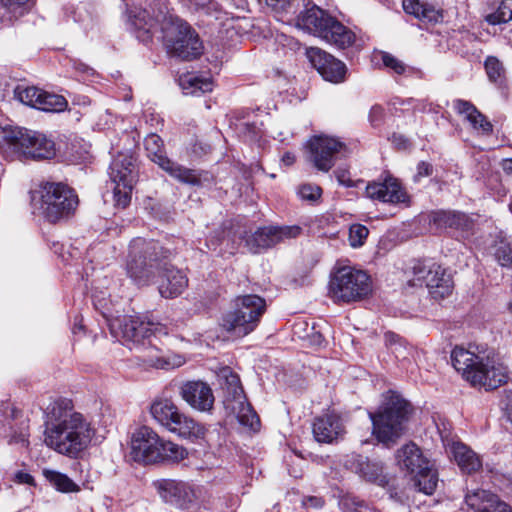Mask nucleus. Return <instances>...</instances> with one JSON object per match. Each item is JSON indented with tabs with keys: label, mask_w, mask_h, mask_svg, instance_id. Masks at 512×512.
I'll use <instances>...</instances> for the list:
<instances>
[{
	"label": "nucleus",
	"mask_w": 512,
	"mask_h": 512,
	"mask_svg": "<svg viewBox=\"0 0 512 512\" xmlns=\"http://www.w3.org/2000/svg\"><path fill=\"white\" fill-rule=\"evenodd\" d=\"M34 0H0V24L11 25L29 11Z\"/></svg>",
	"instance_id": "2f4dec72"
},
{
	"label": "nucleus",
	"mask_w": 512,
	"mask_h": 512,
	"mask_svg": "<svg viewBox=\"0 0 512 512\" xmlns=\"http://www.w3.org/2000/svg\"><path fill=\"white\" fill-rule=\"evenodd\" d=\"M182 399L193 409L208 412L214 405V395L208 384L202 381H188L180 388Z\"/></svg>",
	"instance_id": "b1692460"
},
{
	"label": "nucleus",
	"mask_w": 512,
	"mask_h": 512,
	"mask_svg": "<svg viewBox=\"0 0 512 512\" xmlns=\"http://www.w3.org/2000/svg\"><path fill=\"white\" fill-rule=\"evenodd\" d=\"M128 25L143 43L159 33L168 52L182 60H193L202 54L203 46L197 32L162 3L128 10Z\"/></svg>",
	"instance_id": "f257e3e1"
},
{
	"label": "nucleus",
	"mask_w": 512,
	"mask_h": 512,
	"mask_svg": "<svg viewBox=\"0 0 512 512\" xmlns=\"http://www.w3.org/2000/svg\"><path fill=\"white\" fill-rule=\"evenodd\" d=\"M334 175L336 177L337 182L341 186H344V187H347V188L356 187L357 186V182L353 181L350 178V172L346 168H341V167L337 168L334 171Z\"/></svg>",
	"instance_id": "864d4df0"
},
{
	"label": "nucleus",
	"mask_w": 512,
	"mask_h": 512,
	"mask_svg": "<svg viewBox=\"0 0 512 512\" xmlns=\"http://www.w3.org/2000/svg\"><path fill=\"white\" fill-rule=\"evenodd\" d=\"M161 438L149 427L142 426L131 437L129 457L142 464H154L161 460Z\"/></svg>",
	"instance_id": "f3484780"
},
{
	"label": "nucleus",
	"mask_w": 512,
	"mask_h": 512,
	"mask_svg": "<svg viewBox=\"0 0 512 512\" xmlns=\"http://www.w3.org/2000/svg\"><path fill=\"white\" fill-rule=\"evenodd\" d=\"M346 145L328 136H315L308 144V160L321 172H328L338 159L345 156Z\"/></svg>",
	"instance_id": "2eb2a0df"
},
{
	"label": "nucleus",
	"mask_w": 512,
	"mask_h": 512,
	"mask_svg": "<svg viewBox=\"0 0 512 512\" xmlns=\"http://www.w3.org/2000/svg\"><path fill=\"white\" fill-rule=\"evenodd\" d=\"M179 86L186 95L200 96L213 89L211 78L197 73H186L179 77Z\"/></svg>",
	"instance_id": "473e14b6"
},
{
	"label": "nucleus",
	"mask_w": 512,
	"mask_h": 512,
	"mask_svg": "<svg viewBox=\"0 0 512 512\" xmlns=\"http://www.w3.org/2000/svg\"><path fill=\"white\" fill-rule=\"evenodd\" d=\"M110 329L117 337L121 336L123 342L130 349H137L140 352L139 357L150 366L170 369L180 366L182 363L180 357H178V361H171L157 346L155 332L158 330V325L150 320H145L140 316L124 315L115 318L110 323Z\"/></svg>",
	"instance_id": "20e7f679"
},
{
	"label": "nucleus",
	"mask_w": 512,
	"mask_h": 512,
	"mask_svg": "<svg viewBox=\"0 0 512 512\" xmlns=\"http://www.w3.org/2000/svg\"><path fill=\"white\" fill-rule=\"evenodd\" d=\"M369 234V230L365 225L353 224L349 228V243L353 248L360 247L364 244Z\"/></svg>",
	"instance_id": "8fccbe9b"
},
{
	"label": "nucleus",
	"mask_w": 512,
	"mask_h": 512,
	"mask_svg": "<svg viewBox=\"0 0 512 512\" xmlns=\"http://www.w3.org/2000/svg\"><path fill=\"white\" fill-rule=\"evenodd\" d=\"M307 57L324 80L332 83H341L345 80L347 67L333 55L320 48L311 47L307 50Z\"/></svg>",
	"instance_id": "6ab92c4d"
},
{
	"label": "nucleus",
	"mask_w": 512,
	"mask_h": 512,
	"mask_svg": "<svg viewBox=\"0 0 512 512\" xmlns=\"http://www.w3.org/2000/svg\"><path fill=\"white\" fill-rule=\"evenodd\" d=\"M365 193L368 198L383 203L400 204L409 202V196L401 183L391 176L385 178L383 182L368 183Z\"/></svg>",
	"instance_id": "5701e85b"
},
{
	"label": "nucleus",
	"mask_w": 512,
	"mask_h": 512,
	"mask_svg": "<svg viewBox=\"0 0 512 512\" xmlns=\"http://www.w3.org/2000/svg\"><path fill=\"white\" fill-rule=\"evenodd\" d=\"M136 159L131 153L120 152L113 157L109 166V176L113 183L133 186L136 182Z\"/></svg>",
	"instance_id": "a878e982"
},
{
	"label": "nucleus",
	"mask_w": 512,
	"mask_h": 512,
	"mask_svg": "<svg viewBox=\"0 0 512 512\" xmlns=\"http://www.w3.org/2000/svg\"><path fill=\"white\" fill-rule=\"evenodd\" d=\"M150 412L160 425L179 437L198 439L205 435V428L180 412L170 399L155 400L151 405Z\"/></svg>",
	"instance_id": "f8f14e48"
},
{
	"label": "nucleus",
	"mask_w": 512,
	"mask_h": 512,
	"mask_svg": "<svg viewBox=\"0 0 512 512\" xmlns=\"http://www.w3.org/2000/svg\"><path fill=\"white\" fill-rule=\"evenodd\" d=\"M506 411H507V418L512 424V394L508 397Z\"/></svg>",
	"instance_id": "0e129e2a"
},
{
	"label": "nucleus",
	"mask_w": 512,
	"mask_h": 512,
	"mask_svg": "<svg viewBox=\"0 0 512 512\" xmlns=\"http://www.w3.org/2000/svg\"><path fill=\"white\" fill-rule=\"evenodd\" d=\"M83 328V326L80 324V322L78 323L77 322V318L75 319V323H74V326H73V333H76L77 330H81Z\"/></svg>",
	"instance_id": "774afa93"
},
{
	"label": "nucleus",
	"mask_w": 512,
	"mask_h": 512,
	"mask_svg": "<svg viewBox=\"0 0 512 512\" xmlns=\"http://www.w3.org/2000/svg\"><path fill=\"white\" fill-rule=\"evenodd\" d=\"M512 20V0H502L497 10L486 16V21L491 25L507 23Z\"/></svg>",
	"instance_id": "de8ad7c7"
},
{
	"label": "nucleus",
	"mask_w": 512,
	"mask_h": 512,
	"mask_svg": "<svg viewBox=\"0 0 512 512\" xmlns=\"http://www.w3.org/2000/svg\"><path fill=\"white\" fill-rule=\"evenodd\" d=\"M41 92V89L34 86L17 85L14 90V95L15 98L23 104L36 108Z\"/></svg>",
	"instance_id": "49530a36"
},
{
	"label": "nucleus",
	"mask_w": 512,
	"mask_h": 512,
	"mask_svg": "<svg viewBox=\"0 0 512 512\" xmlns=\"http://www.w3.org/2000/svg\"><path fill=\"white\" fill-rule=\"evenodd\" d=\"M396 462L402 471L412 477L415 487L426 495H431L438 484V474L431 461L414 443H408L397 450Z\"/></svg>",
	"instance_id": "1a4fd4ad"
},
{
	"label": "nucleus",
	"mask_w": 512,
	"mask_h": 512,
	"mask_svg": "<svg viewBox=\"0 0 512 512\" xmlns=\"http://www.w3.org/2000/svg\"><path fill=\"white\" fill-rule=\"evenodd\" d=\"M343 465L366 482L380 487L389 486L390 478L385 471L384 463L377 458L352 453L345 456Z\"/></svg>",
	"instance_id": "dca6fc26"
},
{
	"label": "nucleus",
	"mask_w": 512,
	"mask_h": 512,
	"mask_svg": "<svg viewBox=\"0 0 512 512\" xmlns=\"http://www.w3.org/2000/svg\"><path fill=\"white\" fill-rule=\"evenodd\" d=\"M43 475L45 479L59 492L72 493L80 491L79 485L64 473L56 470L44 469Z\"/></svg>",
	"instance_id": "4c0bfd02"
},
{
	"label": "nucleus",
	"mask_w": 512,
	"mask_h": 512,
	"mask_svg": "<svg viewBox=\"0 0 512 512\" xmlns=\"http://www.w3.org/2000/svg\"><path fill=\"white\" fill-rule=\"evenodd\" d=\"M389 140L399 150H405L410 146L409 139L403 134L393 133Z\"/></svg>",
	"instance_id": "6e6d98bb"
},
{
	"label": "nucleus",
	"mask_w": 512,
	"mask_h": 512,
	"mask_svg": "<svg viewBox=\"0 0 512 512\" xmlns=\"http://www.w3.org/2000/svg\"><path fill=\"white\" fill-rule=\"evenodd\" d=\"M465 502L474 512H512V506L502 501L498 495L484 489L468 492Z\"/></svg>",
	"instance_id": "393cba45"
},
{
	"label": "nucleus",
	"mask_w": 512,
	"mask_h": 512,
	"mask_svg": "<svg viewBox=\"0 0 512 512\" xmlns=\"http://www.w3.org/2000/svg\"><path fill=\"white\" fill-rule=\"evenodd\" d=\"M265 2L281 21L290 20L288 16H293L297 12L296 0H265Z\"/></svg>",
	"instance_id": "c03bdc74"
},
{
	"label": "nucleus",
	"mask_w": 512,
	"mask_h": 512,
	"mask_svg": "<svg viewBox=\"0 0 512 512\" xmlns=\"http://www.w3.org/2000/svg\"><path fill=\"white\" fill-rule=\"evenodd\" d=\"M227 407L230 408L236 414V417L241 425L249 427L254 431L259 429V416L254 411L251 404L247 402L246 397L232 404H228Z\"/></svg>",
	"instance_id": "f704fd0d"
},
{
	"label": "nucleus",
	"mask_w": 512,
	"mask_h": 512,
	"mask_svg": "<svg viewBox=\"0 0 512 512\" xmlns=\"http://www.w3.org/2000/svg\"><path fill=\"white\" fill-rule=\"evenodd\" d=\"M322 193V188L313 183H304L300 185L297 190V195L300 199L311 204L317 203L320 200Z\"/></svg>",
	"instance_id": "09e8293b"
},
{
	"label": "nucleus",
	"mask_w": 512,
	"mask_h": 512,
	"mask_svg": "<svg viewBox=\"0 0 512 512\" xmlns=\"http://www.w3.org/2000/svg\"><path fill=\"white\" fill-rule=\"evenodd\" d=\"M389 495H390V498H392V499H394V500H396L398 502H402L403 501L402 495H400L398 492H392L391 491L389 493Z\"/></svg>",
	"instance_id": "338daca9"
},
{
	"label": "nucleus",
	"mask_w": 512,
	"mask_h": 512,
	"mask_svg": "<svg viewBox=\"0 0 512 512\" xmlns=\"http://www.w3.org/2000/svg\"><path fill=\"white\" fill-rule=\"evenodd\" d=\"M484 67L489 80L504 92L507 89V83H505V68L502 62L495 56H488Z\"/></svg>",
	"instance_id": "ea45409f"
},
{
	"label": "nucleus",
	"mask_w": 512,
	"mask_h": 512,
	"mask_svg": "<svg viewBox=\"0 0 512 512\" xmlns=\"http://www.w3.org/2000/svg\"><path fill=\"white\" fill-rule=\"evenodd\" d=\"M329 291L335 301L350 303L367 297L372 291V285L366 272L344 266L332 274Z\"/></svg>",
	"instance_id": "9b49d317"
},
{
	"label": "nucleus",
	"mask_w": 512,
	"mask_h": 512,
	"mask_svg": "<svg viewBox=\"0 0 512 512\" xmlns=\"http://www.w3.org/2000/svg\"><path fill=\"white\" fill-rule=\"evenodd\" d=\"M454 109L471 124L473 129L480 131L483 135H490L493 132V125L471 102L457 99L453 103Z\"/></svg>",
	"instance_id": "c85d7f7f"
},
{
	"label": "nucleus",
	"mask_w": 512,
	"mask_h": 512,
	"mask_svg": "<svg viewBox=\"0 0 512 512\" xmlns=\"http://www.w3.org/2000/svg\"><path fill=\"white\" fill-rule=\"evenodd\" d=\"M339 507L342 512H381L365 500L351 494L343 495L340 498Z\"/></svg>",
	"instance_id": "a19ab883"
},
{
	"label": "nucleus",
	"mask_w": 512,
	"mask_h": 512,
	"mask_svg": "<svg viewBox=\"0 0 512 512\" xmlns=\"http://www.w3.org/2000/svg\"><path fill=\"white\" fill-rule=\"evenodd\" d=\"M282 162L287 166L292 165L295 162V155L293 153L286 152L282 157Z\"/></svg>",
	"instance_id": "e2e57ef3"
},
{
	"label": "nucleus",
	"mask_w": 512,
	"mask_h": 512,
	"mask_svg": "<svg viewBox=\"0 0 512 512\" xmlns=\"http://www.w3.org/2000/svg\"><path fill=\"white\" fill-rule=\"evenodd\" d=\"M94 433L91 423L73 411L70 401L55 402L47 413L44 442L59 454L78 458L90 445Z\"/></svg>",
	"instance_id": "7ed1b4c3"
},
{
	"label": "nucleus",
	"mask_w": 512,
	"mask_h": 512,
	"mask_svg": "<svg viewBox=\"0 0 512 512\" xmlns=\"http://www.w3.org/2000/svg\"><path fill=\"white\" fill-rule=\"evenodd\" d=\"M161 499L182 512H202V504L194 485L174 479H161L155 483Z\"/></svg>",
	"instance_id": "ddd939ff"
},
{
	"label": "nucleus",
	"mask_w": 512,
	"mask_h": 512,
	"mask_svg": "<svg viewBox=\"0 0 512 512\" xmlns=\"http://www.w3.org/2000/svg\"><path fill=\"white\" fill-rule=\"evenodd\" d=\"M385 340H386V343L391 345V346H394V345H401L400 341H401V337L397 334H395L394 332H387L385 334Z\"/></svg>",
	"instance_id": "680f3d73"
},
{
	"label": "nucleus",
	"mask_w": 512,
	"mask_h": 512,
	"mask_svg": "<svg viewBox=\"0 0 512 512\" xmlns=\"http://www.w3.org/2000/svg\"><path fill=\"white\" fill-rule=\"evenodd\" d=\"M433 173V165L426 161H420L416 167V174L413 177L414 182H419L421 178L428 177Z\"/></svg>",
	"instance_id": "5fc2aeb1"
},
{
	"label": "nucleus",
	"mask_w": 512,
	"mask_h": 512,
	"mask_svg": "<svg viewBox=\"0 0 512 512\" xmlns=\"http://www.w3.org/2000/svg\"><path fill=\"white\" fill-rule=\"evenodd\" d=\"M478 357L470 351L455 347L451 352V362L453 367L461 372L462 375L468 380L470 374L478 368L481 361H477Z\"/></svg>",
	"instance_id": "72a5a7b5"
},
{
	"label": "nucleus",
	"mask_w": 512,
	"mask_h": 512,
	"mask_svg": "<svg viewBox=\"0 0 512 512\" xmlns=\"http://www.w3.org/2000/svg\"><path fill=\"white\" fill-rule=\"evenodd\" d=\"M382 62L385 67L390 68L396 74L401 75L406 71L405 64L389 53L384 52L382 54Z\"/></svg>",
	"instance_id": "603ef678"
},
{
	"label": "nucleus",
	"mask_w": 512,
	"mask_h": 512,
	"mask_svg": "<svg viewBox=\"0 0 512 512\" xmlns=\"http://www.w3.org/2000/svg\"><path fill=\"white\" fill-rule=\"evenodd\" d=\"M181 3L206 20L208 24H213L215 21L221 24L227 19V12L215 0H185Z\"/></svg>",
	"instance_id": "cd10ccee"
},
{
	"label": "nucleus",
	"mask_w": 512,
	"mask_h": 512,
	"mask_svg": "<svg viewBox=\"0 0 512 512\" xmlns=\"http://www.w3.org/2000/svg\"><path fill=\"white\" fill-rule=\"evenodd\" d=\"M172 256V251L159 241L133 238L125 263L127 276L138 287L149 286L161 277L159 293L164 298H175L187 287L188 278L170 263Z\"/></svg>",
	"instance_id": "f03ea898"
},
{
	"label": "nucleus",
	"mask_w": 512,
	"mask_h": 512,
	"mask_svg": "<svg viewBox=\"0 0 512 512\" xmlns=\"http://www.w3.org/2000/svg\"><path fill=\"white\" fill-rule=\"evenodd\" d=\"M31 205L34 213L41 215L48 223L57 224L74 216L79 198L68 184L47 181L32 193Z\"/></svg>",
	"instance_id": "423d86ee"
},
{
	"label": "nucleus",
	"mask_w": 512,
	"mask_h": 512,
	"mask_svg": "<svg viewBox=\"0 0 512 512\" xmlns=\"http://www.w3.org/2000/svg\"><path fill=\"white\" fill-rule=\"evenodd\" d=\"M403 9L406 13L414 15L418 19L429 22L437 21V11L435 8L420 0H403Z\"/></svg>",
	"instance_id": "58836bf2"
},
{
	"label": "nucleus",
	"mask_w": 512,
	"mask_h": 512,
	"mask_svg": "<svg viewBox=\"0 0 512 512\" xmlns=\"http://www.w3.org/2000/svg\"><path fill=\"white\" fill-rule=\"evenodd\" d=\"M343 432L342 419L334 413L317 417L313 423L314 438L320 443H332Z\"/></svg>",
	"instance_id": "bb28decb"
},
{
	"label": "nucleus",
	"mask_w": 512,
	"mask_h": 512,
	"mask_svg": "<svg viewBox=\"0 0 512 512\" xmlns=\"http://www.w3.org/2000/svg\"><path fill=\"white\" fill-rule=\"evenodd\" d=\"M113 188L114 201L116 206L120 208H126L131 201V192L133 186L126 187L125 184L114 183Z\"/></svg>",
	"instance_id": "3c124183"
},
{
	"label": "nucleus",
	"mask_w": 512,
	"mask_h": 512,
	"mask_svg": "<svg viewBox=\"0 0 512 512\" xmlns=\"http://www.w3.org/2000/svg\"><path fill=\"white\" fill-rule=\"evenodd\" d=\"M144 147L148 158L171 177L193 186L201 184L200 176L196 170L185 168L167 157L164 142L159 135L155 133L148 134L144 139Z\"/></svg>",
	"instance_id": "4468645a"
},
{
	"label": "nucleus",
	"mask_w": 512,
	"mask_h": 512,
	"mask_svg": "<svg viewBox=\"0 0 512 512\" xmlns=\"http://www.w3.org/2000/svg\"><path fill=\"white\" fill-rule=\"evenodd\" d=\"M438 264L431 261H418L413 266L414 277L410 281L413 286H425L427 288V284L433 282L434 278L438 275V272L435 271Z\"/></svg>",
	"instance_id": "e433bc0d"
},
{
	"label": "nucleus",
	"mask_w": 512,
	"mask_h": 512,
	"mask_svg": "<svg viewBox=\"0 0 512 512\" xmlns=\"http://www.w3.org/2000/svg\"><path fill=\"white\" fill-rule=\"evenodd\" d=\"M435 271L438 272V275L433 282L427 284V289L433 299L442 300L452 293L453 280L451 275L440 265L436 267Z\"/></svg>",
	"instance_id": "c9c22d12"
},
{
	"label": "nucleus",
	"mask_w": 512,
	"mask_h": 512,
	"mask_svg": "<svg viewBox=\"0 0 512 512\" xmlns=\"http://www.w3.org/2000/svg\"><path fill=\"white\" fill-rule=\"evenodd\" d=\"M297 26L338 49L352 46L356 39L355 33L350 28L317 5H312L299 13Z\"/></svg>",
	"instance_id": "0eeeda50"
},
{
	"label": "nucleus",
	"mask_w": 512,
	"mask_h": 512,
	"mask_svg": "<svg viewBox=\"0 0 512 512\" xmlns=\"http://www.w3.org/2000/svg\"><path fill=\"white\" fill-rule=\"evenodd\" d=\"M451 452L459 468L464 473L471 474L482 467L479 456L463 443H453Z\"/></svg>",
	"instance_id": "7c9ffc66"
},
{
	"label": "nucleus",
	"mask_w": 512,
	"mask_h": 512,
	"mask_svg": "<svg viewBox=\"0 0 512 512\" xmlns=\"http://www.w3.org/2000/svg\"><path fill=\"white\" fill-rule=\"evenodd\" d=\"M0 413L5 422L3 432L0 431V435L9 438L10 444H28V423L25 419H19L21 411L9 402H2L0 405Z\"/></svg>",
	"instance_id": "aec40b11"
},
{
	"label": "nucleus",
	"mask_w": 512,
	"mask_h": 512,
	"mask_svg": "<svg viewBox=\"0 0 512 512\" xmlns=\"http://www.w3.org/2000/svg\"><path fill=\"white\" fill-rule=\"evenodd\" d=\"M302 228L298 225L292 226H264L258 228L246 239V245L250 252L257 254L263 250L273 247L277 243L298 237Z\"/></svg>",
	"instance_id": "a211bd4d"
},
{
	"label": "nucleus",
	"mask_w": 512,
	"mask_h": 512,
	"mask_svg": "<svg viewBox=\"0 0 512 512\" xmlns=\"http://www.w3.org/2000/svg\"><path fill=\"white\" fill-rule=\"evenodd\" d=\"M384 109L380 105H374L371 107L369 112V121L373 126H377L381 123L383 118Z\"/></svg>",
	"instance_id": "4d7b16f0"
},
{
	"label": "nucleus",
	"mask_w": 512,
	"mask_h": 512,
	"mask_svg": "<svg viewBox=\"0 0 512 512\" xmlns=\"http://www.w3.org/2000/svg\"><path fill=\"white\" fill-rule=\"evenodd\" d=\"M412 412L413 407L406 399L388 391L378 410L369 412L372 434L385 446L393 445L404 434Z\"/></svg>",
	"instance_id": "39448f33"
},
{
	"label": "nucleus",
	"mask_w": 512,
	"mask_h": 512,
	"mask_svg": "<svg viewBox=\"0 0 512 512\" xmlns=\"http://www.w3.org/2000/svg\"><path fill=\"white\" fill-rule=\"evenodd\" d=\"M303 504L306 507L321 508L324 505V500L317 496H309L303 500Z\"/></svg>",
	"instance_id": "bf43d9fd"
},
{
	"label": "nucleus",
	"mask_w": 512,
	"mask_h": 512,
	"mask_svg": "<svg viewBox=\"0 0 512 512\" xmlns=\"http://www.w3.org/2000/svg\"><path fill=\"white\" fill-rule=\"evenodd\" d=\"M503 169L507 174L512 175V159L505 160L503 163Z\"/></svg>",
	"instance_id": "69168bd1"
},
{
	"label": "nucleus",
	"mask_w": 512,
	"mask_h": 512,
	"mask_svg": "<svg viewBox=\"0 0 512 512\" xmlns=\"http://www.w3.org/2000/svg\"><path fill=\"white\" fill-rule=\"evenodd\" d=\"M15 481L19 484H27V485L35 486L34 477L27 472L18 471L15 474Z\"/></svg>",
	"instance_id": "13d9d810"
},
{
	"label": "nucleus",
	"mask_w": 512,
	"mask_h": 512,
	"mask_svg": "<svg viewBox=\"0 0 512 512\" xmlns=\"http://www.w3.org/2000/svg\"><path fill=\"white\" fill-rule=\"evenodd\" d=\"M7 143L19 159L48 160L56 155V144L42 132L17 127L6 135Z\"/></svg>",
	"instance_id": "9d476101"
},
{
	"label": "nucleus",
	"mask_w": 512,
	"mask_h": 512,
	"mask_svg": "<svg viewBox=\"0 0 512 512\" xmlns=\"http://www.w3.org/2000/svg\"><path fill=\"white\" fill-rule=\"evenodd\" d=\"M66 107L67 101L63 96L42 90L36 109L46 112H60Z\"/></svg>",
	"instance_id": "79ce46f5"
},
{
	"label": "nucleus",
	"mask_w": 512,
	"mask_h": 512,
	"mask_svg": "<svg viewBox=\"0 0 512 512\" xmlns=\"http://www.w3.org/2000/svg\"><path fill=\"white\" fill-rule=\"evenodd\" d=\"M221 389L225 396V404H232L238 400L244 399L245 394L237 373L228 366L220 369L218 373Z\"/></svg>",
	"instance_id": "c756f323"
},
{
	"label": "nucleus",
	"mask_w": 512,
	"mask_h": 512,
	"mask_svg": "<svg viewBox=\"0 0 512 512\" xmlns=\"http://www.w3.org/2000/svg\"><path fill=\"white\" fill-rule=\"evenodd\" d=\"M509 380L507 366L501 363L480 362L474 374L468 376V381L473 385L484 387L486 391L495 390L506 384Z\"/></svg>",
	"instance_id": "4be33fe9"
},
{
	"label": "nucleus",
	"mask_w": 512,
	"mask_h": 512,
	"mask_svg": "<svg viewBox=\"0 0 512 512\" xmlns=\"http://www.w3.org/2000/svg\"><path fill=\"white\" fill-rule=\"evenodd\" d=\"M494 257L502 267L512 265V248L508 238L501 237L495 242Z\"/></svg>",
	"instance_id": "a18cd8bd"
},
{
	"label": "nucleus",
	"mask_w": 512,
	"mask_h": 512,
	"mask_svg": "<svg viewBox=\"0 0 512 512\" xmlns=\"http://www.w3.org/2000/svg\"><path fill=\"white\" fill-rule=\"evenodd\" d=\"M428 224L435 230H454L462 234H470L473 220L465 213L453 210H434L427 216Z\"/></svg>",
	"instance_id": "412c9836"
},
{
	"label": "nucleus",
	"mask_w": 512,
	"mask_h": 512,
	"mask_svg": "<svg viewBox=\"0 0 512 512\" xmlns=\"http://www.w3.org/2000/svg\"><path fill=\"white\" fill-rule=\"evenodd\" d=\"M159 450L161 453L162 461H171V462H179L185 459L188 455L187 450L176 443L171 441L160 440Z\"/></svg>",
	"instance_id": "37998d69"
},
{
	"label": "nucleus",
	"mask_w": 512,
	"mask_h": 512,
	"mask_svg": "<svg viewBox=\"0 0 512 512\" xmlns=\"http://www.w3.org/2000/svg\"><path fill=\"white\" fill-rule=\"evenodd\" d=\"M266 311V301L256 294L237 296L221 318L222 328L235 337L253 332Z\"/></svg>",
	"instance_id": "6e6552de"
},
{
	"label": "nucleus",
	"mask_w": 512,
	"mask_h": 512,
	"mask_svg": "<svg viewBox=\"0 0 512 512\" xmlns=\"http://www.w3.org/2000/svg\"><path fill=\"white\" fill-rule=\"evenodd\" d=\"M70 62L72 63L73 68L80 73L88 74L90 71H92L88 65L81 62L80 60L71 59Z\"/></svg>",
	"instance_id": "052dcab7"
}]
</instances>
